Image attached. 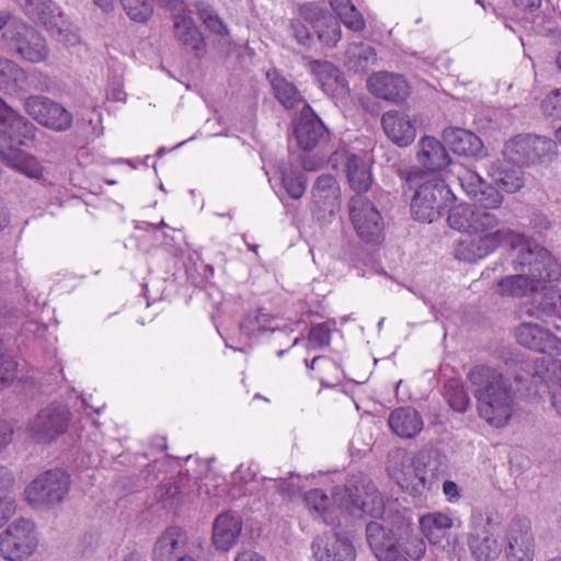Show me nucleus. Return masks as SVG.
<instances>
[{
    "mask_svg": "<svg viewBox=\"0 0 561 561\" xmlns=\"http://www.w3.org/2000/svg\"><path fill=\"white\" fill-rule=\"evenodd\" d=\"M447 222L451 229L468 233L458 241L455 257L469 263L486 257L505 243L515 247L524 239L510 228L492 231L500 224L497 216L490 210L466 204L451 207Z\"/></svg>",
    "mask_w": 561,
    "mask_h": 561,
    "instance_id": "obj_1",
    "label": "nucleus"
},
{
    "mask_svg": "<svg viewBox=\"0 0 561 561\" xmlns=\"http://www.w3.org/2000/svg\"><path fill=\"white\" fill-rule=\"evenodd\" d=\"M467 380L477 400L480 417L492 426H505L513 414L514 403L508 380L497 369L485 365L472 367Z\"/></svg>",
    "mask_w": 561,
    "mask_h": 561,
    "instance_id": "obj_2",
    "label": "nucleus"
},
{
    "mask_svg": "<svg viewBox=\"0 0 561 561\" xmlns=\"http://www.w3.org/2000/svg\"><path fill=\"white\" fill-rule=\"evenodd\" d=\"M37 545L36 528L30 519H15L0 533V557L7 561H23Z\"/></svg>",
    "mask_w": 561,
    "mask_h": 561,
    "instance_id": "obj_3",
    "label": "nucleus"
},
{
    "mask_svg": "<svg viewBox=\"0 0 561 561\" xmlns=\"http://www.w3.org/2000/svg\"><path fill=\"white\" fill-rule=\"evenodd\" d=\"M70 411L64 404L51 403L38 411L27 424L30 437L38 444H49L68 430Z\"/></svg>",
    "mask_w": 561,
    "mask_h": 561,
    "instance_id": "obj_4",
    "label": "nucleus"
},
{
    "mask_svg": "<svg viewBox=\"0 0 561 561\" xmlns=\"http://www.w3.org/2000/svg\"><path fill=\"white\" fill-rule=\"evenodd\" d=\"M449 194L450 191L442 179L434 178L423 182L412 199V215L420 221H434L445 208Z\"/></svg>",
    "mask_w": 561,
    "mask_h": 561,
    "instance_id": "obj_5",
    "label": "nucleus"
},
{
    "mask_svg": "<svg viewBox=\"0 0 561 561\" xmlns=\"http://www.w3.org/2000/svg\"><path fill=\"white\" fill-rule=\"evenodd\" d=\"M70 478L60 470H48L35 478L25 490V496L34 506H51L60 503L69 491Z\"/></svg>",
    "mask_w": 561,
    "mask_h": 561,
    "instance_id": "obj_6",
    "label": "nucleus"
},
{
    "mask_svg": "<svg viewBox=\"0 0 561 561\" xmlns=\"http://www.w3.org/2000/svg\"><path fill=\"white\" fill-rule=\"evenodd\" d=\"M350 218L358 237L366 243H379L383 239V219L373 203L355 194L348 203Z\"/></svg>",
    "mask_w": 561,
    "mask_h": 561,
    "instance_id": "obj_7",
    "label": "nucleus"
},
{
    "mask_svg": "<svg viewBox=\"0 0 561 561\" xmlns=\"http://www.w3.org/2000/svg\"><path fill=\"white\" fill-rule=\"evenodd\" d=\"M23 107L39 125L54 131H66L72 126L71 113L47 96L31 95L24 100Z\"/></svg>",
    "mask_w": 561,
    "mask_h": 561,
    "instance_id": "obj_8",
    "label": "nucleus"
},
{
    "mask_svg": "<svg viewBox=\"0 0 561 561\" xmlns=\"http://www.w3.org/2000/svg\"><path fill=\"white\" fill-rule=\"evenodd\" d=\"M504 539L507 561H534L536 542L527 517H514L506 526Z\"/></svg>",
    "mask_w": 561,
    "mask_h": 561,
    "instance_id": "obj_9",
    "label": "nucleus"
},
{
    "mask_svg": "<svg viewBox=\"0 0 561 561\" xmlns=\"http://www.w3.org/2000/svg\"><path fill=\"white\" fill-rule=\"evenodd\" d=\"M517 264L525 270L526 276L539 288L542 282H552L561 276V265L543 248L526 249L518 253Z\"/></svg>",
    "mask_w": 561,
    "mask_h": 561,
    "instance_id": "obj_10",
    "label": "nucleus"
},
{
    "mask_svg": "<svg viewBox=\"0 0 561 561\" xmlns=\"http://www.w3.org/2000/svg\"><path fill=\"white\" fill-rule=\"evenodd\" d=\"M314 561H356V549L353 541L335 530L316 536L311 541Z\"/></svg>",
    "mask_w": 561,
    "mask_h": 561,
    "instance_id": "obj_11",
    "label": "nucleus"
},
{
    "mask_svg": "<svg viewBox=\"0 0 561 561\" xmlns=\"http://www.w3.org/2000/svg\"><path fill=\"white\" fill-rule=\"evenodd\" d=\"M551 146V141L543 138L518 135L505 142L503 156L505 160L519 167L535 164L541 161Z\"/></svg>",
    "mask_w": 561,
    "mask_h": 561,
    "instance_id": "obj_12",
    "label": "nucleus"
},
{
    "mask_svg": "<svg viewBox=\"0 0 561 561\" xmlns=\"http://www.w3.org/2000/svg\"><path fill=\"white\" fill-rule=\"evenodd\" d=\"M295 137L298 146L305 151H311L328 144L330 134L322 121L309 104L301 108L295 123Z\"/></svg>",
    "mask_w": 561,
    "mask_h": 561,
    "instance_id": "obj_13",
    "label": "nucleus"
},
{
    "mask_svg": "<svg viewBox=\"0 0 561 561\" xmlns=\"http://www.w3.org/2000/svg\"><path fill=\"white\" fill-rule=\"evenodd\" d=\"M518 344L540 353L561 355V340L540 324L523 322L515 329Z\"/></svg>",
    "mask_w": 561,
    "mask_h": 561,
    "instance_id": "obj_14",
    "label": "nucleus"
},
{
    "mask_svg": "<svg viewBox=\"0 0 561 561\" xmlns=\"http://www.w3.org/2000/svg\"><path fill=\"white\" fill-rule=\"evenodd\" d=\"M188 552L187 533L181 527L170 526L157 537L151 550V561H174Z\"/></svg>",
    "mask_w": 561,
    "mask_h": 561,
    "instance_id": "obj_15",
    "label": "nucleus"
},
{
    "mask_svg": "<svg viewBox=\"0 0 561 561\" xmlns=\"http://www.w3.org/2000/svg\"><path fill=\"white\" fill-rule=\"evenodd\" d=\"M367 84L374 95L392 103L405 101L411 93L408 81L398 73L377 72L369 77Z\"/></svg>",
    "mask_w": 561,
    "mask_h": 561,
    "instance_id": "obj_16",
    "label": "nucleus"
},
{
    "mask_svg": "<svg viewBox=\"0 0 561 561\" xmlns=\"http://www.w3.org/2000/svg\"><path fill=\"white\" fill-rule=\"evenodd\" d=\"M0 126L1 131L11 142L26 146L35 139L36 127L26 117L9 106L0 98Z\"/></svg>",
    "mask_w": 561,
    "mask_h": 561,
    "instance_id": "obj_17",
    "label": "nucleus"
},
{
    "mask_svg": "<svg viewBox=\"0 0 561 561\" xmlns=\"http://www.w3.org/2000/svg\"><path fill=\"white\" fill-rule=\"evenodd\" d=\"M387 470L389 477L405 492L412 495L423 493L414 457L410 458L404 451L396 450L390 455Z\"/></svg>",
    "mask_w": 561,
    "mask_h": 561,
    "instance_id": "obj_18",
    "label": "nucleus"
},
{
    "mask_svg": "<svg viewBox=\"0 0 561 561\" xmlns=\"http://www.w3.org/2000/svg\"><path fill=\"white\" fill-rule=\"evenodd\" d=\"M10 44L22 59L33 64L45 61L49 55L46 39L34 27L25 23Z\"/></svg>",
    "mask_w": 561,
    "mask_h": 561,
    "instance_id": "obj_19",
    "label": "nucleus"
},
{
    "mask_svg": "<svg viewBox=\"0 0 561 561\" xmlns=\"http://www.w3.org/2000/svg\"><path fill=\"white\" fill-rule=\"evenodd\" d=\"M366 539L369 548L378 561H396L399 549L393 530L378 522H370L366 526Z\"/></svg>",
    "mask_w": 561,
    "mask_h": 561,
    "instance_id": "obj_20",
    "label": "nucleus"
},
{
    "mask_svg": "<svg viewBox=\"0 0 561 561\" xmlns=\"http://www.w3.org/2000/svg\"><path fill=\"white\" fill-rule=\"evenodd\" d=\"M422 492L432 490L447 471V460L437 450H422L414 456Z\"/></svg>",
    "mask_w": 561,
    "mask_h": 561,
    "instance_id": "obj_21",
    "label": "nucleus"
},
{
    "mask_svg": "<svg viewBox=\"0 0 561 561\" xmlns=\"http://www.w3.org/2000/svg\"><path fill=\"white\" fill-rule=\"evenodd\" d=\"M242 526V518L237 513L225 512L218 515L213 525V543L216 549L228 551L237 545Z\"/></svg>",
    "mask_w": 561,
    "mask_h": 561,
    "instance_id": "obj_22",
    "label": "nucleus"
},
{
    "mask_svg": "<svg viewBox=\"0 0 561 561\" xmlns=\"http://www.w3.org/2000/svg\"><path fill=\"white\" fill-rule=\"evenodd\" d=\"M467 543L476 561H495L502 553V546L489 519L481 529H476L468 535Z\"/></svg>",
    "mask_w": 561,
    "mask_h": 561,
    "instance_id": "obj_23",
    "label": "nucleus"
},
{
    "mask_svg": "<svg viewBox=\"0 0 561 561\" xmlns=\"http://www.w3.org/2000/svg\"><path fill=\"white\" fill-rule=\"evenodd\" d=\"M443 138L456 154L477 159L488 154L482 140L469 130L456 127L445 128Z\"/></svg>",
    "mask_w": 561,
    "mask_h": 561,
    "instance_id": "obj_24",
    "label": "nucleus"
},
{
    "mask_svg": "<svg viewBox=\"0 0 561 561\" xmlns=\"http://www.w3.org/2000/svg\"><path fill=\"white\" fill-rule=\"evenodd\" d=\"M388 424L393 434L404 439L416 437L424 427L422 415L411 407H401L391 411Z\"/></svg>",
    "mask_w": 561,
    "mask_h": 561,
    "instance_id": "obj_25",
    "label": "nucleus"
},
{
    "mask_svg": "<svg viewBox=\"0 0 561 561\" xmlns=\"http://www.w3.org/2000/svg\"><path fill=\"white\" fill-rule=\"evenodd\" d=\"M381 126L387 137L400 147H407L415 139V127L408 115L399 111H388L381 117Z\"/></svg>",
    "mask_w": 561,
    "mask_h": 561,
    "instance_id": "obj_26",
    "label": "nucleus"
},
{
    "mask_svg": "<svg viewBox=\"0 0 561 561\" xmlns=\"http://www.w3.org/2000/svg\"><path fill=\"white\" fill-rule=\"evenodd\" d=\"M350 496L353 505L363 515L374 518H381L383 516L386 510L385 501L373 482L367 481L356 485Z\"/></svg>",
    "mask_w": 561,
    "mask_h": 561,
    "instance_id": "obj_27",
    "label": "nucleus"
},
{
    "mask_svg": "<svg viewBox=\"0 0 561 561\" xmlns=\"http://www.w3.org/2000/svg\"><path fill=\"white\" fill-rule=\"evenodd\" d=\"M308 69L327 94L337 95L345 93V78L333 64L327 60H310Z\"/></svg>",
    "mask_w": 561,
    "mask_h": 561,
    "instance_id": "obj_28",
    "label": "nucleus"
},
{
    "mask_svg": "<svg viewBox=\"0 0 561 561\" xmlns=\"http://www.w3.org/2000/svg\"><path fill=\"white\" fill-rule=\"evenodd\" d=\"M0 161L30 179L39 180L43 178L44 167L38 159L13 146H9L7 149H0Z\"/></svg>",
    "mask_w": 561,
    "mask_h": 561,
    "instance_id": "obj_29",
    "label": "nucleus"
},
{
    "mask_svg": "<svg viewBox=\"0 0 561 561\" xmlns=\"http://www.w3.org/2000/svg\"><path fill=\"white\" fill-rule=\"evenodd\" d=\"M417 160L426 170L437 172L449 165L450 156L439 140L425 136L420 141Z\"/></svg>",
    "mask_w": 561,
    "mask_h": 561,
    "instance_id": "obj_30",
    "label": "nucleus"
},
{
    "mask_svg": "<svg viewBox=\"0 0 561 561\" xmlns=\"http://www.w3.org/2000/svg\"><path fill=\"white\" fill-rule=\"evenodd\" d=\"M266 77L271 83L275 99L286 110H293L300 105L304 107L305 104H307L297 87L276 70L268 71Z\"/></svg>",
    "mask_w": 561,
    "mask_h": 561,
    "instance_id": "obj_31",
    "label": "nucleus"
},
{
    "mask_svg": "<svg viewBox=\"0 0 561 561\" xmlns=\"http://www.w3.org/2000/svg\"><path fill=\"white\" fill-rule=\"evenodd\" d=\"M312 202L320 210L332 211L339 204L340 186L331 174L318 176L312 187Z\"/></svg>",
    "mask_w": 561,
    "mask_h": 561,
    "instance_id": "obj_32",
    "label": "nucleus"
},
{
    "mask_svg": "<svg viewBox=\"0 0 561 561\" xmlns=\"http://www.w3.org/2000/svg\"><path fill=\"white\" fill-rule=\"evenodd\" d=\"M490 175L497 188L507 193H515L524 185L522 167L510 161L493 163Z\"/></svg>",
    "mask_w": 561,
    "mask_h": 561,
    "instance_id": "obj_33",
    "label": "nucleus"
},
{
    "mask_svg": "<svg viewBox=\"0 0 561 561\" xmlns=\"http://www.w3.org/2000/svg\"><path fill=\"white\" fill-rule=\"evenodd\" d=\"M345 168L350 186L356 194L363 195L367 192L371 184L373 178L370 170L363 157L354 153H347L345 159Z\"/></svg>",
    "mask_w": 561,
    "mask_h": 561,
    "instance_id": "obj_34",
    "label": "nucleus"
},
{
    "mask_svg": "<svg viewBox=\"0 0 561 561\" xmlns=\"http://www.w3.org/2000/svg\"><path fill=\"white\" fill-rule=\"evenodd\" d=\"M174 36L183 46L195 51L196 55L204 51L205 42L203 35L191 16H175Z\"/></svg>",
    "mask_w": 561,
    "mask_h": 561,
    "instance_id": "obj_35",
    "label": "nucleus"
},
{
    "mask_svg": "<svg viewBox=\"0 0 561 561\" xmlns=\"http://www.w3.org/2000/svg\"><path fill=\"white\" fill-rule=\"evenodd\" d=\"M453 525V518L442 512H432L420 517L421 531L433 545L439 543L445 531L449 530Z\"/></svg>",
    "mask_w": 561,
    "mask_h": 561,
    "instance_id": "obj_36",
    "label": "nucleus"
},
{
    "mask_svg": "<svg viewBox=\"0 0 561 561\" xmlns=\"http://www.w3.org/2000/svg\"><path fill=\"white\" fill-rule=\"evenodd\" d=\"M516 275H510L499 280L496 293L502 296L524 297L531 291L538 290L530 279L526 276L525 270L520 267Z\"/></svg>",
    "mask_w": 561,
    "mask_h": 561,
    "instance_id": "obj_37",
    "label": "nucleus"
},
{
    "mask_svg": "<svg viewBox=\"0 0 561 561\" xmlns=\"http://www.w3.org/2000/svg\"><path fill=\"white\" fill-rule=\"evenodd\" d=\"M25 81L26 73L18 64L0 57V89L16 92Z\"/></svg>",
    "mask_w": 561,
    "mask_h": 561,
    "instance_id": "obj_38",
    "label": "nucleus"
},
{
    "mask_svg": "<svg viewBox=\"0 0 561 561\" xmlns=\"http://www.w3.org/2000/svg\"><path fill=\"white\" fill-rule=\"evenodd\" d=\"M314 31L319 42L327 48H334L342 38L340 22L333 15L327 16Z\"/></svg>",
    "mask_w": 561,
    "mask_h": 561,
    "instance_id": "obj_39",
    "label": "nucleus"
},
{
    "mask_svg": "<svg viewBox=\"0 0 561 561\" xmlns=\"http://www.w3.org/2000/svg\"><path fill=\"white\" fill-rule=\"evenodd\" d=\"M445 399L449 407L457 412H465L470 403L463 386L458 380H449L445 385Z\"/></svg>",
    "mask_w": 561,
    "mask_h": 561,
    "instance_id": "obj_40",
    "label": "nucleus"
},
{
    "mask_svg": "<svg viewBox=\"0 0 561 561\" xmlns=\"http://www.w3.org/2000/svg\"><path fill=\"white\" fill-rule=\"evenodd\" d=\"M126 14L135 22H147L153 12L151 0H121Z\"/></svg>",
    "mask_w": 561,
    "mask_h": 561,
    "instance_id": "obj_41",
    "label": "nucleus"
},
{
    "mask_svg": "<svg viewBox=\"0 0 561 561\" xmlns=\"http://www.w3.org/2000/svg\"><path fill=\"white\" fill-rule=\"evenodd\" d=\"M196 7L198 18L210 32L219 36L228 35V27L211 7L204 2H198Z\"/></svg>",
    "mask_w": 561,
    "mask_h": 561,
    "instance_id": "obj_42",
    "label": "nucleus"
},
{
    "mask_svg": "<svg viewBox=\"0 0 561 561\" xmlns=\"http://www.w3.org/2000/svg\"><path fill=\"white\" fill-rule=\"evenodd\" d=\"M538 308L546 314L561 312V291L553 285L543 286L539 294Z\"/></svg>",
    "mask_w": 561,
    "mask_h": 561,
    "instance_id": "obj_43",
    "label": "nucleus"
},
{
    "mask_svg": "<svg viewBox=\"0 0 561 561\" xmlns=\"http://www.w3.org/2000/svg\"><path fill=\"white\" fill-rule=\"evenodd\" d=\"M282 183L287 194L294 198H300L306 191V180L300 173L282 171Z\"/></svg>",
    "mask_w": 561,
    "mask_h": 561,
    "instance_id": "obj_44",
    "label": "nucleus"
},
{
    "mask_svg": "<svg viewBox=\"0 0 561 561\" xmlns=\"http://www.w3.org/2000/svg\"><path fill=\"white\" fill-rule=\"evenodd\" d=\"M458 181L462 190L471 197H478L479 193H481V188L485 184L476 171L469 169L459 172Z\"/></svg>",
    "mask_w": 561,
    "mask_h": 561,
    "instance_id": "obj_45",
    "label": "nucleus"
},
{
    "mask_svg": "<svg viewBox=\"0 0 561 561\" xmlns=\"http://www.w3.org/2000/svg\"><path fill=\"white\" fill-rule=\"evenodd\" d=\"M479 204V208L490 210L500 208L503 203V195L500 192V188L492 186H484L481 188V193H479L478 197H474Z\"/></svg>",
    "mask_w": 561,
    "mask_h": 561,
    "instance_id": "obj_46",
    "label": "nucleus"
},
{
    "mask_svg": "<svg viewBox=\"0 0 561 561\" xmlns=\"http://www.w3.org/2000/svg\"><path fill=\"white\" fill-rule=\"evenodd\" d=\"M305 502L309 510L322 516L330 507L329 496L320 489H313L306 493Z\"/></svg>",
    "mask_w": 561,
    "mask_h": 561,
    "instance_id": "obj_47",
    "label": "nucleus"
},
{
    "mask_svg": "<svg viewBox=\"0 0 561 561\" xmlns=\"http://www.w3.org/2000/svg\"><path fill=\"white\" fill-rule=\"evenodd\" d=\"M23 23V21L16 19L9 11H0V32L2 31V38L4 41L10 43L15 34H19Z\"/></svg>",
    "mask_w": 561,
    "mask_h": 561,
    "instance_id": "obj_48",
    "label": "nucleus"
},
{
    "mask_svg": "<svg viewBox=\"0 0 561 561\" xmlns=\"http://www.w3.org/2000/svg\"><path fill=\"white\" fill-rule=\"evenodd\" d=\"M299 14L304 20L312 24L313 28L321 24L327 16L332 15L329 12L324 11L320 5L313 2H308L300 5Z\"/></svg>",
    "mask_w": 561,
    "mask_h": 561,
    "instance_id": "obj_49",
    "label": "nucleus"
},
{
    "mask_svg": "<svg viewBox=\"0 0 561 561\" xmlns=\"http://www.w3.org/2000/svg\"><path fill=\"white\" fill-rule=\"evenodd\" d=\"M545 115L561 118V88L550 91L541 101Z\"/></svg>",
    "mask_w": 561,
    "mask_h": 561,
    "instance_id": "obj_50",
    "label": "nucleus"
},
{
    "mask_svg": "<svg viewBox=\"0 0 561 561\" xmlns=\"http://www.w3.org/2000/svg\"><path fill=\"white\" fill-rule=\"evenodd\" d=\"M330 340L331 332L323 323L312 327L308 335V342L313 348L328 346L330 344Z\"/></svg>",
    "mask_w": 561,
    "mask_h": 561,
    "instance_id": "obj_51",
    "label": "nucleus"
},
{
    "mask_svg": "<svg viewBox=\"0 0 561 561\" xmlns=\"http://www.w3.org/2000/svg\"><path fill=\"white\" fill-rule=\"evenodd\" d=\"M16 373V363L12 357L1 354L0 355V389L9 385L14 378Z\"/></svg>",
    "mask_w": 561,
    "mask_h": 561,
    "instance_id": "obj_52",
    "label": "nucleus"
},
{
    "mask_svg": "<svg viewBox=\"0 0 561 561\" xmlns=\"http://www.w3.org/2000/svg\"><path fill=\"white\" fill-rule=\"evenodd\" d=\"M404 551L407 556L413 560H421L426 552V545L420 537H411L404 543Z\"/></svg>",
    "mask_w": 561,
    "mask_h": 561,
    "instance_id": "obj_53",
    "label": "nucleus"
},
{
    "mask_svg": "<svg viewBox=\"0 0 561 561\" xmlns=\"http://www.w3.org/2000/svg\"><path fill=\"white\" fill-rule=\"evenodd\" d=\"M339 18L347 28L354 32H360L365 28V20L356 7L355 12L346 11Z\"/></svg>",
    "mask_w": 561,
    "mask_h": 561,
    "instance_id": "obj_54",
    "label": "nucleus"
},
{
    "mask_svg": "<svg viewBox=\"0 0 561 561\" xmlns=\"http://www.w3.org/2000/svg\"><path fill=\"white\" fill-rule=\"evenodd\" d=\"M180 488L175 483H164L159 490V500L164 506H173L178 502Z\"/></svg>",
    "mask_w": 561,
    "mask_h": 561,
    "instance_id": "obj_55",
    "label": "nucleus"
},
{
    "mask_svg": "<svg viewBox=\"0 0 561 561\" xmlns=\"http://www.w3.org/2000/svg\"><path fill=\"white\" fill-rule=\"evenodd\" d=\"M290 28L296 41L305 46L310 47L312 43V36L308 27L300 20H293L290 22Z\"/></svg>",
    "mask_w": 561,
    "mask_h": 561,
    "instance_id": "obj_56",
    "label": "nucleus"
},
{
    "mask_svg": "<svg viewBox=\"0 0 561 561\" xmlns=\"http://www.w3.org/2000/svg\"><path fill=\"white\" fill-rule=\"evenodd\" d=\"M14 430L11 423L0 420V451L13 439Z\"/></svg>",
    "mask_w": 561,
    "mask_h": 561,
    "instance_id": "obj_57",
    "label": "nucleus"
},
{
    "mask_svg": "<svg viewBox=\"0 0 561 561\" xmlns=\"http://www.w3.org/2000/svg\"><path fill=\"white\" fill-rule=\"evenodd\" d=\"M530 225L538 233H542L551 227L549 219L542 214H535L530 220Z\"/></svg>",
    "mask_w": 561,
    "mask_h": 561,
    "instance_id": "obj_58",
    "label": "nucleus"
},
{
    "mask_svg": "<svg viewBox=\"0 0 561 561\" xmlns=\"http://www.w3.org/2000/svg\"><path fill=\"white\" fill-rule=\"evenodd\" d=\"M443 492L449 502H457L460 499L458 485L450 480L443 483Z\"/></svg>",
    "mask_w": 561,
    "mask_h": 561,
    "instance_id": "obj_59",
    "label": "nucleus"
},
{
    "mask_svg": "<svg viewBox=\"0 0 561 561\" xmlns=\"http://www.w3.org/2000/svg\"><path fill=\"white\" fill-rule=\"evenodd\" d=\"M14 483L12 472L4 466H0V492L8 491Z\"/></svg>",
    "mask_w": 561,
    "mask_h": 561,
    "instance_id": "obj_60",
    "label": "nucleus"
},
{
    "mask_svg": "<svg viewBox=\"0 0 561 561\" xmlns=\"http://www.w3.org/2000/svg\"><path fill=\"white\" fill-rule=\"evenodd\" d=\"M332 10L337 14L342 15L343 12L352 11L355 12V5L351 0H329Z\"/></svg>",
    "mask_w": 561,
    "mask_h": 561,
    "instance_id": "obj_61",
    "label": "nucleus"
},
{
    "mask_svg": "<svg viewBox=\"0 0 561 561\" xmlns=\"http://www.w3.org/2000/svg\"><path fill=\"white\" fill-rule=\"evenodd\" d=\"M234 561H266V560L259 552L251 550V549H244L242 551H239L236 554Z\"/></svg>",
    "mask_w": 561,
    "mask_h": 561,
    "instance_id": "obj_62",
    "label": "nucleus"
},
{
    "mask_svg": "<svg viewBox=\"0 0 561 561\" xmlns=\"http://www.w3.org/2000/svg\"><path fill=\"white\" fill-rule=\"evenodd\" d=\"M160 5L163 8L176 12L178 15H181L180 13L184 11L185 3L183 0H158Z\"/></svg>",
    "mask_w": 561,
    "mask_h": 561,
    "instance_id": "obj_63",
    "label": "nucleus"
},
{
    "mask_svg": "<svg viewBox=\"0 0 561 561\" xmlns=\"http://www.w3.org/2000/svg\"><path fill=\"white\" fill-rule=\"evenodd\" d=\"M306 364L311 370L334 366V364L329 358L322 356H316L310 363H308L306 359Z\"/></svg>",
    "mask_w": 561,
    "mask_h": 561,
    "instance_id": "obj_64",
    "label": "nucleus"
}]
</instances>
